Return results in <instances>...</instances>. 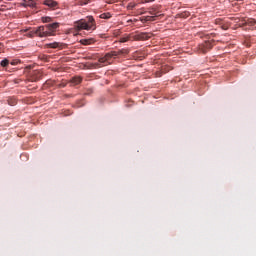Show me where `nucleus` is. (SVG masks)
<instances>
[{
    "label": "nucleus",
    "mask_w": 256,
    "mask_h": 256,
    "mask_svg": "<svg viewBox=\"0 0 256 256\" xmlns=\"http://www.w3.org/2000/svg\"><path fill=\"white\" fill-rule=\"evenodd\" d=\"M137 6V4L135 2H130L128 5H127V9H135V7Z\"/></svg>",
    "instance_id": "2eb2a0df"
},
{
    "label": "nucleus",
    "mask_w": 256,
    "mask_h": 256,
    "mask_svg": "<svg viewBox=\"0 0 256 256\" xmlns=\"http://www.w3.org/2000/svg\"><path fill=\"white\" fill-rule=\"evenodd\" d=\"M24 31H29V29H25Z\"/></svg>",
    "instance_id": "a878e982"
},
{
    "label": "nucleus",
    "mask_w": 256,
    "mask_h": 256,
    "mask_svg": "<svg viewBox=\"0 0 256 256\" xmlns=\"http://www.w3.org/2000/svg\"><path fill=\"white\" fill-rule=\"evenodd\" d=\"M39 37H45V34H39Z\"/></svg>",
    "instance_id": "5701e85b"
},
{
    "label": "nucleus",
    "mask_w": 256,
    "mask_h": 256,
    "mask_svg": "<svg viewBox=\"0 0 256 256\" xmlns=\"http://www.w3.org/2000/svg\"><path fill=\"white\" fill-rule=\"evenodd\" d=\"M22 7H33V4H29V0H24L23 3H21Z\"/></svg>",
    "instance_id": "f8f14e48"
},
{
    "label": "nucleus",
    "mask_w": 256,
    "mask_h": 256,
    "mask_svg": "<svg viewBox=\"0 0 256 256\" xmlns=\"http://www.w3.org/2000/svg\"><path fill=\"white\" fill-rule=\"evenodd\" d=\"M142 23H147L148 21H153V16H142L140 17Z\"/></svg>",
    "instance_id": "9b49d317"
},
{
    "label": "nucleus",
    "mask_w": 256,
    "mask_h": 256,
    "mask_svg": "<svg viewBox=\"0 0 256 256\" xmlns=\"http://www.w3.org/2000/svg\"><path fill=\"white\" fill-rule=\"evenodd\" d=\"M93 21H95V19H93V16H89V17H88V22H89V23H93Z\"/></svg>",
    "instance_id": "6ab92c4d"
},
{
    "label": "nucleus",
    "mask_w": 256,
    "mask_h": 256,
    "mask_svg": "<svg viewBox=\"0 0 256 256\" xmlns=\"http://www.w3.org/2000/svg\"><path fill=\"white\" fill-rule=\"evenodd\" d=\"M129 50L127 49H122L118 51H112L107 53L104 57L99 59V63H102L103 65H107L111 59H115V57H119V55H128Z\"/></svg>",
    "instance_id": "f257e3e1"
},
{
    "label": "nucleus",
    "mask_w": 256,
    "mask_h": 256,
    "mask_svg": "<svg viewBox=\"0 0 256 256\" xmlns=\"http://www.w3.org/2000/svg\"><path fill=\"white\" fill-rule=\"evenodd\" d=\"M2 46H3V44L0 43V49H1Z\"/></svg>",
    "instance_id": "393cba45"
},
{
    "label": "nucleus",
    "mask_w": 256,
    "mask_h": 256,
    "mask_svg": "<svg viewBox=\"0 0 256 256\" xmlns=\"http://www.w3.org/2000/svg\"><path fill=\"white\" fill-rule=\"evenodd\" d=\"M111 18V14L109 13H104L100 15V19H110Z\"/></svg>",
    "instance_id": "ddd939ff"
},
{
    "label": "nucleus",
    "mask_w": 256,
    "mask_h": 256,
    "mask_svg": "<svg viewBox=\"0 0 256 256\" xmlns=\"http://www.w3.org/2000/svg\"><path fill=\"white\" fill-rule=\"evenodd\" d=\"M42 74L40 71H34L32 74V79L33 81H39V79H41Z\"/></svg>",
    "instance_id": "9d476101"
},
{
    "label": "nucleus",
    "mask_w": 256,
    "mask_h": 256,
    "mask_svg": "<svg viewBox=\"0 0 256 256\" xmlns=\"http://www.w3.org/2000/svg\"><path fill=\"white\" fill-rule=\"evenodd\" d=\"M11 65H17V62L12 61V62H11Z\"/></svg>",
    "instance_id": "4be33fe9"
},
{
    "label": "nucleus",
    "mask_w": 256,
    "mask_h": 256,
    "mask_svg": "<svg viewBox=\"0 0 256 256\" xmlns=\"http://www.w3.org/2000/svg\"><path fill=\"white\" fill-rule=\"evenodd\" d=\"M0 65L1 67H7V65H9V61L7 59H4L1 61Z\"/></svg>",
    "instance_id": "dca6fc26"
},
{
    "label": "nucleus",
    "mask_w": 256,
    "mask_h": 256,
    "mask_svg": "<svg viewBox=\"0 0 256 256\" xmlns=\"http://www.w3.org/2000/svg\"><path fill=\"white\" fill-rule=\"evenodd\" d=\"M76 31H95V25L92 24H87L86 22L83 21H78L74 25Z\"/></svg>",
    "instance_id": "f03ea898"
},
{
    "label": "nucleus",
    "mask_w": 256,
    "mask_h": 256,
    "mask_svg": "<svg viewBox=\"0 0 256 256\" xmlns=\"http://www.w3.org/2000/svg\"><path fill=\"white\" fill-rule=\"evenodd\" d=\"M130 37L127 36V37H123L120 39V43H127V41H129Z\"/></svg>",
    "instance_id": "a211bd4d"
},
{
    "label": "nucleus",
    "mask_w": 256,
    "mask_h": 256,
    "mask_svg": "<svg viewBox=\"0 0 256 256\" xmlns=\"http://www.w3.org/2000/svg\"><path fill=\"white\" fill-rule=\"evenodd\" d=\"M80 43L82 45H92V43H95V40L93 38H84L80 40Z\"/></svg>",
    "instance_id": "6e6552de"
},
{
    "label": "nucleus",
    "mask_w": 256,
    "mask_h": 256,
    "mask_svg": "<svg viewBox=\"0 0 256 256\" xmlns=\"http://www.w3.org/2000/svg\"><path fill=\"white\" fill-rule=\"evenodd\" d=\"M43 31H45V27L40 26L37 28V30L35 31V33H43Z\"/></svg>",
    "instance_id": "f3484780"
},
{
    "label": "nucleus",
    "mask_w": 256,
    "mask_h": 256,
    "mask_svg": "<svg viewBox=\"0 0 256 256\" xmlns=\"http://www.w3.org/2000/svg\"><path fill=\"white\" fill-rule=\"evenodd\" d=\"M149 37H151V34L140 33V34L134 36V39L136 41H145L146 39H149Z\"/></svg>",
    "instance_id": "20e7f679"
},
{
    "label": "nucleus",
    "mask_w": 256,
    "mask_h": 256,
    "mask_svg": "<svg viewBox=\"0 0 256 256\" xmlns=\"http://www.w3.org/2000/svg\"><path fill=\"white\" fill-rule=\"evenodd\" d=\"M215 42L213 40H206L204 41V44L200 45V51L201 53H207L209 49H212Z\"/></svg>",
    "instance_id": "7ed1b4c3"
},
{
    "label": "nucleus",
    "mask_w": 256,
    "mask_h": 256,
    "mask_svg": "<svg viewBox=\"0 0 256 256\" xmlns=\"http://www.w3.org/2000/svg\"><path fill=\"white\" fill-rule=\"evenodd\" d=\"M81 81H83V78H81V76H74L71 80L70 83L72 85H79V83H81Z\"/></svg>",
    "instance_id": "1a4fd4ad"
},
{
    "label": "nucleus",
    "mask_w": 256,
    "mask_h": 256,
    "mask_svg": "<svg viewBox=\"0 0 256 256\" xmlns=\"http://www.w3.org/2000/svg\"><path fill=\"white\" fill-rule=\"evenodd\" d=\"M28 37H33V34H28Z\"/></svg>",
    "instance_id": "b1692460"
},
{
    "label": "nucleus",
    "mask_w": 256,
    "mask_h": 256,
    "mask_svg": "<svg viewBox=\"0 0 256 256\" xmlns=\"http://www.w3.org/2000/svg\"><path fill=\"white\" fill-rule=\"evenodd\" d=\"M47 47H49L50 49H61L63 47V43L53 42L47 44Z\"/></svg>",
    "instance_id": "423d86ee"
},
{
    "label": "nucleus",
    "mask_w": 256,
    "mask_h": 256,
    "mask_svg": "<svg viewBox=\"0 0 256 256\" xmlns=\"http://www.w3.org/2000/svg\"><path fill=\"white\" fill-rule=\"evenodd\" d=\"M155 0H143L144 3H153Z\"/></svg>",
    "instance_id": "aec40b11"
},
{
    "label": "nucleus",
    "mask_w": 256,
    "mask_h": 256,
    "mask_svg": "<svg viewBox=\"0 0 256 256\" xmlns=\"http://www.w3.org/2000/svg\"><path fill=\"white\" fill-rule=\"evenodd\" d=\"M161 75H163V73L161 72L156 73V77H161Z\"/></svg>",
    "instance_id": "412c9836"
},
{
    "label": "nucleus",
    "mask_w": 256,
    "mask_h": 256,
    "mask_svg": "<svg viewBox=\"0 0 256 256\" xmlns=\"http://www.w3.org/2000/svg\"><path fill=\"white\" fill-rule=\"evenodd\" d=\"M42 22L43 23H51V17H49V16L42 17Z\"/></svg>",
    "instance_id": "4468645a"
},
{
    "label": "nucleus",
    "mask_w": 256,
    "mask_h": 256,
    "mask_svg": "<svg viewBox=\"0 0 256 256\" xmlns=\"http://www.w3.org/2000/svg\"><path fill=\"white\" fill-rule=\"evenodd\" d=\"M43 4L46 5V7H50L51 9H55V7L58 5L57 1L55 0H45Z\"/></svg>",
    "instance_id": "39448f33"
},
{
    "label": "nucleus",
    "mask_w": 256,
    "mask_h": 256,
    "mask_svg": "<svg viewBox=\"0 0 256 256\" xmlns=\"http://www.w3.org/2000/svg\"><path fill=\"white\" fill-rule=\"evenodd\" d=\"M47 28L49 29V31H51L52 33L57 31V29H59V23L55 22L52 24H48Z\"/></svg>",
    "instance_id": "0eeeda50"
}]
</instances>
